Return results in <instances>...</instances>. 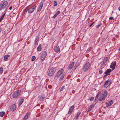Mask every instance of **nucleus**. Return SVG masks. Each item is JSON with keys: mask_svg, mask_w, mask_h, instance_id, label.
<instances>
[{"mask_svg": "<svg viewBox=\"0 0 120 120\" xmlns=\"http://www.w3.org/2000/svg\"><path fill=\"white\" fill-rule=\"evenodd\" d=\"M94 105H90L89 106V108L87 112H89L93 108H94Z\"/></svg>", "mask_w": 120, "mask_h": 120, "instance_id": "aec40b11", "label": "nucleus"}, {"mask_svg": "<svg viewBox=\"0 0 120 120\" xmlns=\"http://www.w3.org/2000/svg\"><path fill=\"white\" fill-rule=\"evenodd\" d=\"M55 51L56 52H59L60 51V49L58 46H56L54 48Z\"/></svg>", "mask_w": 120, "mask_h": 120, "instance_id": "ddd939ff", "label": "nucleus"}, {"mask_svg": "<svg viewBox=\"0 0 120 120\" xmlns=\"http://www.w3.org/2000/svg\"><path fill=\"white\" fill-rule=\"evenodd\" d=\"M64 74H62L60 77V78L59 79L60 80H61L62 79L64 78Z\"/></svg>", "mask_w": 120, "mask_h": 120, "instance_id": "5701e85b", "label": "nucleus"}, {"mask_svg": "<svg viewBox=\"0 0 120 120\" xmlns=\"http://www.w3.org/2000/svg\"><path fill=\"white\" fill-rule=\"evenodd\" d=\"M65 86H63L60 90V91H61L62 90H64L65 89Z\"/></svg>", "mask_w": 120, "mask_h": 120, "instance_id": "2f4dec72", "label": "nucleus"}, {"mask_svg": "<svg viewBox=\"0 0 120 120\" xmlns=\"http://www.w3.org/2000/svg\"><path fill=\"white\" fill-rule=\"evenodd\" d=\"M118 10L119 11H120V6L119 7Z\"/></svg>", "mask_w": 120, "mask_h": 120, "instance_id": "8fccbe9b", "label": "nucleus"}, {"mask_svg": "<svg viewBox=\"0 0 120 120\" xmlns=\"http://www.w3.org/2000/svg\"><path fill=\"white\" fill-rule=\"evenodd\" d=\"M74 105H72L69 108V111L68 112V113L69 114H71V113L74 111Z\"/></svg>", "mask_w": 120, "mask_h": 120, "instance_id": "423d86ee", "label": "nucleus"}, {"mask_svg": "<svg viewBox=\"0 0 120 120\" xmlns=\"http://www.w3.org/2000/svg\"><path fill=\"white\" fill-rule=\"evenodd\" d=\"M101 92L100 91H99V92L97 94L98 95H99V94Z\"/></svg>", "mask_w": 120, "mask_h": 120, "instance_id": "49530a36", "label": "nucleus"}, {"mask_svg": "<svg viewBox=\"0 0 120 120\" xmlns=\"http://www.w3.org/2000/svg\"><path fill=\"white\" fill-rule=\"evenodd\" d=\"M104 108H105V107H104Z\"/></svg>", "mask_w": 120, "mask_h": 120, "instance_id": "864d4df0", "label": "nucleus"}, {"mask_svg": "<svg viewBox=\"0 0 120 120\" xmlns=\"http://www.w3.org/2000/svg\"><path fill=\"white\" fill-rule=\"evenodd\" d=\"M107 75H105V76H104L105 77V76H106Z\"/></svg>", "mask_w": 120, "mask_h": 120, "instance_id": "5fc2aeb1", "label": "nucleus"}, {"mask_svg": "<svg viewBox=\"0 0 120 120\" xmlns=\"http://www.w3.org/2000/svg\"><path fill=\"white\" fill-rule=\"evenodd\" d=\"M25 12H27V10H26V9H25Z\"/></svg>", "mask_w": 120, "mask_h": 120, "instance_id": "3c124183", "label": "nucleus"}, {"mask_svg": "<svg viewBox=\"0 0 120 120\" xmlns=\"http://www.w3.org/2000/svg\"><path fill=\"white\" fill-rule=\"evenodd\" d=\"M10 56L9 55H6L4 56V60L5 61H7L8 60V58Z\"/></svg>", "mask_w": 120, "mask_h": 120, "instance_id": "f3484780", "label": "nucleus"}, {"mask_svg": "<svg viewBox=\"0 0 120 120\" xmlns=\"http://www.w3.org/2000/svg\"><path fill=\"white\" fill-rule=\"evenodd\" d=\"M64 71V70L63 69H61L59 71L57 74L56 77L57 78L59 77L62 74H63V73Z\"/></svg>", "mask_w": 120, "mask_h": 120, "instance_id": "1a4fd4ad", "label": "nucleus"}, {"mask_svg": "<svg viewBox=\"0 0 120 120\" xmlns=\"http://www.w3.org/2000/svg\"><path fill=\"white\" fill-rule=\"evenodd\" d=\"M20 92L21 90H18L16 91L13 94V97L14 98H18L20 95Z\"/></svg>", "mask_w": 120, "mask_h": 120, "instance_id": "f03ea898", "label": "nucleus"}, {"mask_svg": "<svg viewBox=\"0 0 120 120\" xmlns=\"http://www.w3.org/2000/svg\"><path fill=\"white\" fill-rule=\"evenodd\" d=\"M43 7V3L42 2H41L40 3L39 7L42 8Z\"/></svg>", "mask_w": 120, "mask_h": 120, "instance_id": "393cba45", "label": "nucleus"}, {"mask_svg": "<svg viewBox=\"0 0 120 120\" xmlns=\"http://www.w3.org/2000/svg\"><path fill=\"white\" fill-rule=\"evenodd\" d=\"M75 64V63L74 62H71L68 68V69L70 70H71L72 68Z\"/></svg>", "mask_w": 120, "mask_h": 120, "instance_id": "4468645a", "label": "nucleus"}, {"mask_svg": "<svg viewBox=\"0 0 120 120\" xmlns=\"http://www.w3.org/2000/svg\"><path fill=\"white\" fill-rule=\"evenodd\" d=\"M110 105H106V107L107 108H108L110 106Z\"/></svg>", "mask_w": 120, "mask_h": 120, "instance_id": "09e8293b", "label": "nucleus"}, {"mask_svg": "<svg viewBox=\"0 0 120 120\" xmlns=\"http://www.w3.org/2000/svg\"><path fill=\"white\" fill-rule=\"evenodd\" d=\"M113 17H110L109 18V19H113Z\"/></svg>", "mask_w": 120, "mask_h": 120, "instance_id": "a18cd8bd", "label": "nucleus"}, {"mask_svg": "<svg viewBox=\"0 0 120 120\" xmlns=\"http://www.w3.org/2000/svg\"><path fill=\"white\" fill-rule=\"evenodd\" d=\"M5 13L4 14L2 15L0 18V22L3 19L4 17V16L5 15Z\"/></svg>", "mask_w": 120, "mask_h": 120, "instance_id": "a878e982", "label": "nucleus"}, {"mask_svg": "<svg viewBox=\"0 0 120 120\" xmlns=\"http://www.w3.org/2000/svg\"><path fill=\"white\" fill-rule=\"evenodd\" d=\"M56 71L55 68H52L49 71L48 74L50 76H52L55 72Z\"/></svg>", "mask_w": 120, "mask_h": 120, "instance_id": "7ed1b4c3", "label": "nucleus"}, {"mask_svg": "<svg viewBox=\"0 0 120 120\" xmlns=\"http://www.w3.org/2000/svg\"><path fill=\"white\" fill-rule=\"evenodd\" d=\"M30 113L29 112L27 113L24 117L23 120H26L30 116Z\"/></svg>", "mask_w": 120, "mask_h": 120, "instance_id": "dca6fc26", "label": "nucleus"}, {"mask_svg": "<svg viewBox=\"0 0 120 120\" xmlns=\"http://www.w3.org/2000/svg\"><path fill=\"white\" fill-rule=\"evenodd\" d=\"M90 65V63L89 62H88L86 63L83 67V71H87L89 68Z\"/></svg>", "mask_w": 120, "mask_h": 120, "instance_id": "39448f33", "label": "nucleus"}, {"mask_svg": "<svg viewBox=\"0 0 120 120\" xmlns=\"http://www.w3.org/2000/svg\"><path fill=\"white\" fill-rule=\"evenodd\" d=\"M108 93L107 91H104L101 95H100L99 98V100L100 101H104L105 100V98L107 95Z\"/></svg>", "mask_w": 120, "mask_h": 120, "instance_id": "f257e3e1", "label": "nucleus"}, {"mask_svg": "<svg viewBox=\"0 0 120 120\" xmlns=\"http://www.w3.org/2000/svg\"><path fill=\"white\" fill-rule=\"evenodd\" d=\"M9 9L10 10H11V9H12V7L11 6L10 7H9Z\"/></svg>", "mask_w": 120, "mask_h": 120, "instance_id": "de8ad7c7", "label": "nucleus"}, {"mask_svg": "<svg viewBox=\"0 0 120 120\" xmlns=\"http://www.w3.org/2000/svg\"><path fill=\"white\" fill-rule=\"evenodd\" d=\"M99 95L97 94L94 100L95 102H97L98 99Z\"/></svg>", "mask_w": 120, "mask_h": 120, "instance_id": "cd10ccee", "label": "nucleus"}, {"mask_svg": "<svg viewBox=\"0 0 120 120\" xmlns=\"http://www.w3.org/2000/svg\"><path fill=\"white\" fill-rule=\"evenodd\" d=\"M103 72V71L101 69H100L99 71V73L100 74H102Z\"/></svg>", "mask_w": 120, "mask_h": 120, "instance_id": "e433bc0d", "label": "nucleus"}, {"mask_svg": "<svg viewBox=\"0 0 120 120\" xmlns=\"http://www.w3.org/2000/svg\"><path fill=\"white\" fill-rule=\"evenodd\" d=\"M95 22H93V23H92L91 24H90L89 25L91 27L93 25V24H94V23Z\"/></svg>", "mask_w": 120, "mask_h": 120, "instance_id": "a19ab883", "label": "nucleus"}, {"mask_svg": "<svg viewBox=\"0 0 120 120\" xmlns=\"http://www.w3.org/2000/svg\"><path fill=\"white\" fill-rule=\"evenodd\" d=\"M23 99H22L19 100L18 102L19 104V105H21L23 102Z\"/></svg>", "mask_w": 120, "mask_h": 120, "instance_id": "4be33fe9", "label": "nucleus"}, {"mask_svg": "<svg viewBox=\"0 0 120 120\" xmlns=\"http://www.w3.org/2000/svg\"><path fill=\"white\" fill-rule=\"evenodd\" d=\"M108 59V57H104L103 59V61H104L105 62H106Z\"/></svg>", "mask_w": 120, "mask_h": 120, "instance_id": "bb28decb", "label": "nucleus"}, {"mask_svg": "<svg viewBox=\"0 0 120 120\" xmlns=\"http://www.w3.org/2000/svg\"><path fill=\"white\" fill-rule=\"evenodd\" d=\"M57 15V14L56 13L55 14V15L52 17L53 18H55L56 17Z\"/></svg>", "mask_w": 120, "mask_h": 120, "instance_id": "4c0bfd02", "label": "nucleus"}, {"mask_svg": "<svg viewBox=\"0 0 120 120\" xmlns=\"http://www.w3.org/2000/svg\"><path fill=\"white\" fill-rule=\"evenodd\" d=\"M106 63L104 61H103L101 62V67H102V68L105 66V64Z\"/></svg>", "mask_w": 120, "mask_h": 120, "instance_id": "6ab92c4d", "label": "nucleus"}, {"mask_svg": "<svg viewBox=\"0 0 120 120\" xmlns=\"http://www.w3.org/2000/svg\"><path fill=\"white\" fill-rule=\"evenodd\" d=\"M113 103V101L112 100H111L109 102L108 105H112Z\"/></svg>", "mask_w": 120, "mask_h": 120, "instance_id": "c756f323", "label": "nucleus"}, {"mask_svg": "<svg viewBox=\"0 0 120 120\" xmlns=\"http://www.w3.org/2000/svg\"><path fill=\"white\" fill-rule=\"evenodd\" d=\"M116 64V62L114 61L112 62L110 66V67L113 70H114L115 68Z\"/></svg>", "mask_w": 120, "mask_h": 120, "instance_id": "9d476101", "label": "nucleus"}, {"mask_svg": "<svg viewBox=\"0 0 120 120\" xmlns=\"http://www.w3.org/2000/svg\"><path fill=\"white\" fill-rule=\"evenodd\" d=\"M119 51H120V48H119Z\"/></svg>", "mask_w": 120, "mask_h": 120, "instance_id": "603ef678", "label": "nucleus"}, {"mask_svg": "<svg viewBox=\"0 0 120 120\" xmlns=\"http://www.w3.org/2000/svg\"><path fill=\"white\" fill-rule=\"evenodd\" d=\"M111 83V81L109 80H107L106 81L104 85V87L105 88H107L110 85Z\"/></svg>", "mask_w": 120, "mask_h": 120, "instance_id": "6e6552de", "label": "nucleus"}, {"mask_svg": "<svg viewBox=\"0 0 120 120\" xmlns=\"http://www.w3.org/2000/svg\"><path fill=\"white\" fill-rule=\"evenodd\" d=\"M47 55V53L46 51L42 52L40 58V59L42 61H43L45 60Z\"/></svg>", "mask_w": 120, "mask_h": 120, "instance_id": "20e7f679", "label": "nucleus"}, {"mask_svg": "<svg viewBox=\"0 0 120 120\" xmlns=\"http://www.w3.org/2000/svg\"><path fill=\"white\" fill-rule=\"evenodd\" d=\"M8 4V3L6 1L3 2L0 4L3 9L5 8L6 7Z\"/></svg>", "mask_w": 120, "mask_h": 120, "instance_id": "9b49d317", "label": "nucleus"}, {"mask_svg": "<svg viewBox=\"0 0 120 120\" xmlns=\"http://www.w3.org/2000/svg\"><path fill=\"white\" fill-rule=\"evenodd\" d=\"M3 9L2 8V6L0 4V11L2 9Z\"/></svg>", "mask_w": 120, "mask_h": 120, "instance_id": "58836bf2", "label": "nucleus"}, {"mask_svg": "<svg viewBox=\"0 0 120 120\" xmlns=\"http://www.w3.org/2000/svg\"><path fill=\"white\" fill-rule=\"evenodd\" d=\"M36 7V5H35L31 8L29 9L28 10V12L29 13H31L34 11Z\"/></svg>", "mask_w": 120, "mask_h": 120, "instance_id": "0eeeda50", "label": "nucleus"}, {"mask_svg": "<svg viewBox=\"0 0 120 120\" xmlns=\"http://www.w3.org/2000/svg\"><path fill=\"white\" fill-rule=\"evenodd\" d=\"M57 4V2L56 1H54V6H56Z\"/></svg>", "mask_w": 120, "mask_h": 120, "instance_id": "72a5a7b5", "label": "nucleus"}, {"mask_svg": "<svg viewBox=\"0 0 120 120\" xmlns=\"http://www.w3.org/2000/svg\"><path fill=\"white\" fill-rule=\"evenodd\" d=\"M60 13V11H58L56 13L58 15Z\"/></svg>", "mask_w": 120, "mask_h": 120, "instance_id": "79ce46f5", "label": "nucleus"}, {"mask_svg": "<svg viewBox=\"0 0 120 120\" xmlns=\"http://www.w3.org/2000/svg\"><path fill=\"white\" fill-rule=\"evenodd\" d=\"M94 97H92L91 98H90L89 99H90V101H92L94 99Z\"/></svg>", "mask_w": 120, "mask_h": 120, "instance_id": "f704fd0d", "label": "nucleus"}, {"mask_svg": "<svg viewBox=\"0 0 120 120\" xmlns=\"http://www.w3.org/2000/svg\"><path fill=\"white\" fill-rule=\"evenodd\" d=\"M37 41H38V39H37V38H36L35 39V44L37 43Z\"/></svg>", "mask_w": 120, "mask_h": 120, "instance_id": "c03bdc74", "label": "nucleus"}, {"mask_svg": "<svg viewBox=\"0 0 120 120\" xmlns=\"http://www.w3.org/2000/svg\"><path fill=\"white\" fill-rule=\"evenodd\" d=\"M41 9H42V8L38 7V9H37V11H40V10H41Z\"/></svg>", "mask_w": 120, "mask_h": 120, "instance_id": "c9c22d12", "label": "nucleus"}, {"mask_svg": "<svg viewBox=\"0 0 120 120\" xmlns=\"http://www.w3.org/2000/svg\"><path fill=\"white\" fill-rule=\"evenodd\" d=\"M35 57L34 56H33L32 57L31 60L32 61H34L35 59Z\"/></svg>", "mask_w": 120, "mask_h": 120, "instance_id": "473e14b6", "label": "nucleus"}, {"mask_svg": "<svg viewBox=\"0 0 120 120\" xmlns=\"http://www.w3.org/2000/svg\"><path fill=\"white\" fill-rule=\"evenodd\" d=\"M60 13V11H58L56 13L58 15Z\"/></svg>", "mask_w": 120, "mask_h": 120, "instance_id": "37998d69", "label": "nucleus"}, {"mask_svg": "<svg viewBox=\"0 0 120 120\" xmlns=\"http://www.w3.org/2000/svg\"><path fill=\"white\" fill-rule=\"evenodd\" d=\"M37 51H40L41 50V45H40L37 48Z\"/></svg>", "mask_w": 120, "mask_h": 120, "instance_id": "412c9836", "label": "nucleus"}, {"mask_svg": "<svg viewBox=\"0 0 120 120\" xmlns=\"http://www.w3.org/2000/svg\"><path fill=\"white\" fill-rule=\"evenodd\" d=\"M81 112L80 111L78 112L77 114L75 115V118H76V119H78V117L81 114Z\"/></svg>", "mask_w": 120, "mask_h": 120, "instance_id": "a211bd4d", "label": "nucleus"}, {"mask_svg": "<svg viewBox=\"0 0 120 120\" xmlns=\"http://www.w3.org/2000/svg\"><path fill=\"white\" fill-rule=\"evenodd\" d=\"M44 99V98L43 97H41L40 98V101Z\"/></svg>", "mask_w": 120, "mask_h": 120, "instance_id": "ea45409f", "label": "nucleus"}, {"mask_svg": "<svg viewBox=\"0 0 120 120\" xmlns=\"http://www.w3.org/2000/svg\"><path fill=\"white\" fill-rule=\"evenodd\" d=\"M16 109V105H12L10 108V111L12 112L15 111Z\"/></svg>", "mask_w": 120, "mask_h": 120, "instance_id": "f8f14e48", "label": "nucleus"}, {"mask_svg": "<svg viewBox=\"0 0 120 120\" xmlns=\"http://www.w3.org/2000/svg\"><path fill=\"white\" fill-rule=\"evenodd\" d=\"M15 105V104H14V105Z\"/></svg>", "mask_w": 120, "mask_h": 120, "instance_id": "6e6d98bb", "label": "nucleus"}, {"mask_svg": "<svg viewBox=\"0 0 120 120\" xmlns=\"http://www.w3.org/2000/svg\"><path fill=\"white\" fill-rule=\"evenodd\" d=\"M102 23H100L98 25L96 26V27L98 29L101 26V25H102Z\"/></svg>", "mask_w": 120, "mask_h": 120, "instance_id": "7c9ffc66", "label": "nucleus"}, {"mask_svg": "<svg viewBox=\"0 0 120 120\" xmlns=\"http://www.w3.org/2000/svg\"><path fill=\"white\" fill-rule=\"evenodd\" d=\"M111 71V70L110 69H108L105 72V73L106 74L105 75H105H108L110 74V73Z\"/></svg>", "mask_w": 120, "mask_h": 120, "instance_id": "2eb2a0df", "label": "nucleus"}, {"mask_svg": "<svg viewBox=\"0 0 120 120\" xmlns=\"http://www.w3.org/2000/svg\"><path fill=\"white\" fill-rule=\"evenodd\" d=\"M5 112H4L2 111L0 112V116L3 117L5 114Z\"/></svg>", "mask_w": 120, "mask_h": 120, "instance_id": "b1692460", "label": "nucleus"}, {"mask_svg": "<svg viewBox=\"0 0 120 120\" xmlns=\"http://www.w3.org/2000/svg\"><path fill=\"white\" fill-rule=\"evenodd\" d=\"M3 69L2 68H0V74H1L3 72Z\"/></svg>", "mask_w": 120, "mask_h": 120, "instance_id": "c85d7f7f", "label": "nucleus"}]
</instances>
